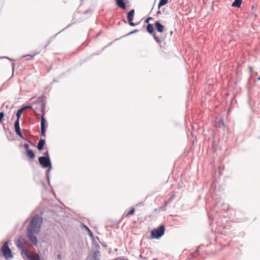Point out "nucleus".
<instances>
[{
  "label": "nucleus",
  "mask_w": 260,
  "mask_h": 260,
  "mask_svg": "<svg viewBox=\"0 0 260 260\" xmlns=\"http://www.w3.org/2000/svg\"><path fill=\"white\" fill-rule=\"evenodd\" d=\"M43 220L41 217L36 215L31 220L27 229V235L29 240L35 245L37 244V239L34 234H38L40 230Z\"/></svg>",
  "instance_id": "f257e3e1"
},
{
  "label": "nucleus",
  "mask_w": 260,
  "mask_h": 260,
  "mask_svg": "<svg viewBox=\"0 0 260 260\" xmlns=\"http://www.w3.org/2000/svg\"><path fill=\"white\" fill-rule=\"evenodd\" d=\"M0 253L6 260H10L13 257L11 249L9 246V241H6L3 244L0 250Z\"/></svg>",
  "instance_id": "f03ea898"
},
{
  "label": "nucleus",
  "mask_w": 260,
  "mask_h": 260,
  "mask_svg": "<svg viewBox=\"0 0 260 260\" xmlns=\"http://www.w3.org/2000/svg\"><path fill=\"white\" fill-rule=\"evenodd\" d=\"M165 230V226L162 225L159 226L158 229L152 230L151 232L152 238L155 239L159 238L164 234Z\"/></svg>",
  "instance_id": "7ed1b4c3"
},
{
  "label": "nucleus",
  "mask_w": 260,
  "mask_h": 260,
  "mask_svg": "<svg viewBox=\"0 0 260 260\" xmlns=\"http://www.w3.org/2000/svg\"><path fill=\"white\" fill-rule=\"evenodd\" d=\"M44 107H42V114L41 116V135L43 137H45L46 133V121L44 117L45 112H44Z\"/></svg>",
  "instance_id": "20e7f679"
},
{
  "label": "nucleus",
  "mask_w": 260,
  "mask_h": 260,
  "mask_svg": "<svg viewBox=\"0 0 260 260\" xmlns=\"http://www.w3.org/2000/svg\"><path fill=\"white\" fill-rule=\"evenodd\" d=\"M39 162L43 168L51 167V164L49 157L41 156L39 158Z\"/></svg>",
  "instance_id": "39448f33"
},
{
  "label": "nucleus",
  "mask_w": 260,
  "mask_h": 260,
  "mask_svg": "<svg viewBox=\"0 0 260 260\" xmlns=\"http://www.w3.org/2000/svg\"><path fill=\"white\" fill-rule=\"evenodd\" d=\"M134 14H135V10H132L128 12V13L127 14V19L128 21L129 24L132 26H134L136 25V24L133 22L134 16Z\"/></svg>",
  "instance_id": "423d86ee"
},
{
  "label": "nucleus",
  "mask_w": 260,
  "mask_h": 260,
  "mask_svg": "<svg viewBox=\"0 0 260 260\" xmlns=\"http://www.w3.org/2000/svg\"><path fill=\"white\" fill-rule=\"evenodd\" d=\"M25 255L29 260H41L39 255L36 253L29 254L26 251Z\"/></svg>",
  "instance_id": "0eeeda50"
},
{
  "label": "nucleus",
  "mask_w": 260,
  "mask_h": 260,
  "mask_svg": "<svg viewBox=\"0 0 260 260\" xmlns=\"http://www.w3.org/2000/svg\"><path fill=\"white\" fill-rule=\"evenodd\" d=\"M14 127L16 133L20 137H22L21 133L20 132V128L19 126V121H18V119H17V120L15 121L14 124Z\"/></svg>",
  "instance_id": "6e6552de"
},
{
  "label": "nucleus",
  "mask_w": 260,
  "mask_h": 260,
  "mask_svg": "<svg viewBox=\"0 0 260 260\" xmlns=\"http://www.w3.org/2000/svg\"><path fill=\"white\" fill-rule=\"evenodd\" d=\"M155 27L157 31L159 32H162L165 30L164 26L161 25L158 21L155 22Z\"/></svg>",
  "instance_id": "1a4fd4ad"
},
{
  "label": "nucleus",
  "mask_w": 260,
  "mask_h": 260,
  "mask_svg": "<svg viewBox=\"0 0 260 260\" xmlns=\"http://www.w3.org/2000/svg\"><path fill=\"white\" fill-rule=\"evenodd\" d=\"M24 239H23L22 238H19L16 241V245L18 248H19L20 249H23V247H24Z\"/></svg>",
  "instance_id": "9d476101"
},
{
  "label": "nucleus",
  "mask_w": 260,
  "mask_h": 260,
  "mask_svg": "<svg viewBox=\"0 0 260 260\" xmlns=\"http://www.w3.org/2000/svg\"><path fill=\"white\" fill-rule=\"evenodd\" d=\"M31 108V106H25V107H24L21 109H20L17 112V119H18V121H19V118L22 113V112H23V111L27 108Z\"/></svg>",
  "instance_id": "9b49d317"
},
{
  "label": "nucleus",
  "mask_w": 260,
  "mask_h": 260,
  "mask_svg": "<svg viewBox=\"0 0 260 260\" xmlns=\"http://www.w3.org/2000/svg\"><path fill=\"white\" fill-rule=\"evenodd\" d=\"M116 5L122 9L126 8L125 4L123 0H116Z\"/></svg>",
  "instance_id": "f8f14e48"
},
{
  "label": "nucleus",
  "mask_w": 260,
  "mask_h": 260,
  "mask_svg": "<svg viewBox=\"0 0 260 260\" xmlns=\"http://www.w3.org/2000/svg\"><path fill=\"white\" fill-rule=\"evenodd\" d=\"M26 156L30 159H33L35 157V154L32 150H28L26 152Z\"/></svg>",
  "instance_id": "ddd939ff"
},
{
  "label": "nucleus",
  "mask_w": 260,
  "mask_h": 260,
  "mask_svg": "<svg viewBox=\"0 0 260 260\" xmlns=\"http://www.w3.org/2000/svg\"><path fill=\"white\" fill-rule=\"evenodd\" d=\"M45 144V141L44 139H41L39 142V143L38 144V146H37V148L38 149L41 151L42 150H43V148H44V145Z\"/></svg>",
  "instance_id": "4468645a"
},
{
  "label": "nucleus",
  "mask_w": 260,
  "mask_h": 260,
  "mask_svg": "<svg viewBox=\"0 0 260 260\" xmlns=\"http://www.w3.org/2000/svg\"><path fill=\"white\" fill-rule=\"evenodd\" d=\"M135 208H132L128 212H127L126 213H124L123 214L122 217L126 218V217H128L129 215H133L135 213Z\"/></svg>",
  "instance_id": "2eb2a0df"
},
{
  "label": "nucleus",
  "mask_w": 260,
  "mask_h": 260,
  "mask_svg": "<svg viewBox=\"0 0 260 260\" xmlns=\"http://www.w3.org/2000/svg\"><path fill=\"white\" fill-rule=\"evenodd\" d=\"M242 0H235L232 4V6L234 7L239 8L241 5Z\"/></svg>",
  "instance_id": "dca6fc26"
},
{
  "label": "nucleus",
  "mask_w": 260,
  "mask_h": 260,
  "mask_svg": "<svg viewBox=\"0 0 260 260\" xmlns=\"http://www.w3.org/2000/svg\"><path fill=\"white\" fill-rule=\"evenodd\" d=\"M147 30L150 34H152L153 31V25L151 24H148L146 27Z\"/></svg>",
  "instance_id": "f3484780"
},
{
  "label": "nucleus",
  "mask_w": 260,
  "mask_h": 260,
  "mask_svg": "<svg viewBox=\"0 0 260 260\" xmlns=\"http://www.w3.org/2000/svg\"><path fill=\"white\" fill-rule=\"evenodd\" d=\"M100 256V252L99 251H96L94 253L93 257L94 260H99Z\"/></svg>",
  "instance_id": "a211bd4d"
},
{
  "label": "nucleus",
  "mask_w": 260,
  "mask_h": 260,
  "mask_svg": "<svg viewBox=\"0 0 260 260\" xmlns=\"http://www.w3.org/2000/svg\"><path fill=\"white\" fill-rule=\"evenodd\" d=\"M168 2V0H160L158 4V8L166 5Z\"/></svg>",
  "instance_id": "6ab92c4d"
},
{
  "label": "nucleus",
  "mask_w": 260,
  "mask_h": 260,
  "mask_svg": "<svg viewBox=\"0 0 260 260\" xmlns=\"http://www.w3.org/2000/svg\"><path fill=\"white\" fill-rule=\"evenodd\" d=\"M4 117V113L3 112H0V122L2 121Z\"/></svg>",
  "instance_id": "aec40b11"
},
{
  "label": "nucleus",
  "mask_w": 260,
  "mask_h": 260,
  "mask_svg": "<svg viewBox=\"0 0 260 260\" xmlns=\"http://www.w3.org/2000/svg\"><path fill=\"white\" fill-rule=\"evenodd\" d=\"M154 38L155 39V40L157 42V43H160L161 42V40L157 36H156L155 35H154Z\"/></svg>",
  "instance_id": "412c9836"
},
{
  "label": "nucleus",
  "mask_w": 260,
  "mask_h": 260,
  "mask_svg": "<svg viewBox=\"0 0 260 260\" xmlns=\"http://www.w3.org/2000/svg\"><path fill=\"white\" fill-rule=\"evenodd\" d=\"M152 19H153V18H152L151 17H148L147 19H145V22L146 23H148L149 22L150 20H152Z\"/></svg>",
  "instance_id": "4be33fe9"
},
{
  "label": "nucleus",
  "mask_w": 260,
  "mask_h": 260,
  "mask_svg": "<svg viewBox=\"0 0 260 260\" xmlns=\"http://www.w3.org/2000/svg\"><path fill=\"white\" fill-rule=\"evenodd\" d=\"M24 148H25V149L26 152L28 150H30V149L29 148V146L28 144H24Z\"/></svg>",
  "instance_id": "5701e85b"
},
{
  "label": "nucleus",
  "mask_w": 260,
  "mask_h": 260,
  "mask_svg": "<svg viewBox=\"0 0 260 260\" xmlns=\"http://www.w3.org/2000/svg\"><path fill=\"white\" fill-rule=\"evenodd\" d=\"M38 53H36L34 54L33 55H27V56H29V57H30V59H32V58H33L34 57V56L38 54Z\"/></svg>",
  "instance_id": "b1692460"
},
{
  "label": "nucleus",
  "mask_w": 260,
  "mask_h": 260,
  "mask_svg": "<svg viewBox=\"0 0 260 260\" xmlns=\"http://www.w3.org/2000/svg\"><path fill=\"white\" fill-rule=\"evenodd\" d=\"M44 155L45 157H49V152L48 151H46L44 153Z\"/></svg>",
  "instance_id": "393cba45"
},
{
  "label": "nucleus",
  "mask_w": 260,
  "mask_h": 260,
  "mask_svg": "<svg viewBox=\"0 0 260 260\" xmlns=\"http://www.w3.org/2000/svg\"><path fill=\"white\" fill-rule=\"evenodd\" d=\"M170 201H171V199L170 200H168V201L165 202V203H164V206L166 207V206H167V205L169 203V202Z\"/></svg>",
  "instance_id": "a878e982"
},
{
  "label": "nucleus",
  "mask_w": 260,
  "mask_h": 260,
  "mask_svg": "<svg viewBox=\"0 0 260 260\" xmlns=\"http://www.w3.org/2000/svg\"><path fill=\"white\" fill-rule=\"evenodd\" d=\"M88 232L89 235L90 236H93V234H92V232L90 230H88Z\"/></svg>",
  "instance_id": "bb28decb"
},
{
  "label": "nucleus",
  "mask_w": 260,
  "mask_h": 260,
  "mask_svg": "<svg viewBox=\"0 0 260 260\" xmlns=\"http://www.w3.org/2000/svg\"><path fill=\"white\" fill-rule=\"evenodd\" d=\"M249 69L250 71H251V72H252V68L251 67H249Z\"/></svg>",
  "instance_id": "cd10ccee"
},
{
  "label": "nucleus",
  "mask_w": 260,
  "mask_h": 260,
  "mask_svg": "<svg viewBox=\"0 0 260 260\" xmlns=\"http://www.w3.org/2000/svg\"><path fill=\"white\" fill-rule=\"evenodd\" d=\"M85 227L87 231H88V230H89V229L87 226H85Z\"/></svg>",
  "instance_id": "c85d7f7f"
},
{
  "label": "nucleus",
  "mask_w": 260,
  "mask_h": 260,
  "mask_svg": "<svg viewBox=\"0 0 260 260\" xmlns=\"http://www.w3.org/2000/svg\"><path fill=\"white\" fill-rule=\"evenodd\" d=\"M160 13V11H159L157 12V13Z\"/></svg>",
  "instance_id": "c756f323"
},
{
  "label": "nucleus",
  "mask_w": 260,
  "mask_h": 260,
  "mask_svg": "<svg viewBox=\"0 0 260 260\" xmlns=\"http://www.w3.org/2000/svg\"><path fill=\"white\" fill-rule=\"evenodd\" d=\"M258 80H260V77L258 78Z\"/></svg>",
  "instance_id": "7c9ffc66"
},
{
  "label": "nucleus",
  "mask_w": 260,
  "mask_h": 260,
  "mask_svg": "<svg viewBox=\"0 0 260 260\" xmlns=\"http://www.w3.org/2000/svg\"><path fill=\"white\" fill-rule=\"evenodd\" d=\"M153 260H156V259L154 258V259H153Z\"/></svg>",
  "instance_id": "2f4dec72"
}]
</instances>
